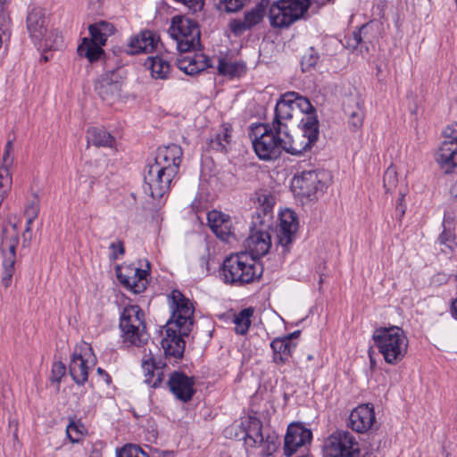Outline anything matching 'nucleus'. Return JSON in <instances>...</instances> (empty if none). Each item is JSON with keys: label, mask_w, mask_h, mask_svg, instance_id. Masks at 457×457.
Listing matches in <instances>:
<instances>
[{"label": "nucleus", "mask_w": 457, "mask_h": 457, "mask_svg": "<svg viewBox=\"0 0 457 457\" xmlns=\"http://www.w3.org/2000/svg\"><path fill=\"white\" fill-rule=\"evenodd\" d=\"M65 374L66 366L62 361L54 362L52 367V381L59 384Z\"/></svg>", "instance_id": "3c124183"}, {"label": "nucleus", "mask_w": 457, "mask_h": 457, "mask_svg": "<svg viewBox=\"0 0 457 457\" xmlns=\"http://www.w3.org/2000/svg\"><path fill=\"white\" fill-rule=\"evenodd\" d=\"M438 240L441 244L445 245L448 247H452L451 244L454 241V236L451 231L444 229L440 234Z\"/></svg>", "instance_id": "4d7b16f0"}, {"label": "nucleus", "mask_w": 457, "mask_h": 457, "mask_svg": "<svg viewBox=\"0 0 457 457\" xmlns=\"http://www.w3.org/2000/svg\"><path fill=\"white\" fill-rule=\"evenodd\" d=\"M179 69L186 74L195 75L212 66V60L203 54H194L179 60Z\"/></svg>", "instance_id": "c756f323"}, {"label": "nucleus", "mask_w": 457, "mask_h": 457, "mask_svg": "<svg viewBox=\"0 0 457 457\" xmlns=\"http://www.w3.org/2000/svg\"><path fill=\"white\" fill-rule=\"evenodd\" d=\"M229 28H230V30L232 31V33H234L235 35H240V34L244 33L245 31L249 30V28L247 27L244 19L243 20H239V19L232 20L229 23Z\"/></svg>", "instance_id": "603ef678"}, {"label": "nucleus", "mask_w": 457, "mask_h": 457, "mask_svg": "<svg viewBox=\"0 0 457 457\" xmlns=\"http://www.w3.org/2000/svg\"><path fill=\"white\" fill-rule=\"evenodd\" d=\"M370 26L369 24L362 25L357 31L353 32V37L349 38L348 46L353 49L360 48V52L368 53L370 46L372 45V37L370 35Z\"/></svg>", "instance_id": "473e14b6"}, {"label": "nucleus", "mask_w": 457, "mask_h": 457, "mask_svg": "<svg viewBox=\"0 0 457 457\" xmlns=\"http://www.w3.org/2000/svg\"><path fill=\"white\" fill-rule=\"evenodd\" d=\"M454 139L445 138L435 154L436 162L445 173H451L457 168V136Z\"/></svg>", "instance_id": "aec40b11"}, {"label": "nucleus", "mask_w": 457, "mask_h": 457, "mask_svg": "<svg viewBox=\"0 0 457 457\" xmlns=\"http://www.w3.org/2000/svg\"><path fill=\"white\" fill-rule=\"evenodd\" d=\"M145 65L149 66L155 79H166L170 71V62L162 55L149 56Z\"/></svg>", "instance_id": "f704fd0d"}, {"label": "nucleus", "mask_w": 457, "mask_h": 457, "mask_svg": "<svg viewBox=\"0 0 457 457\" xmlns=\"http://www.w3.org/2000/svg\"><path fill=\"white\" fill-rule=\"evenodd\" d=\"M158 44V39L155 37L154 32L150 30H145L141 33L131 37L126 52L129 54H138L141 53H151L153 52Z\"/></svg>", "instance_id": "cd10ccee"}, {"label": "nucleus", "mask_w": 457, "mask_h": 457, "mask_svg": "<svg viewBox=\"0 0 457 457\" xmlns=\"http://www.w3.org/2000/svg\"><path fill=\"white\" fill-rule=\"evenodd\" d=\"M263 269L254 257L247 253H238L226 257L222 263L225 283L243 286L259 280Z\"/></svg>", "instance_id": "f03ea898"}, {"label": "nucleus", "mask_w": 457, "mask_h": 457, "mask_svg": "<svg viewBox=\"0 0 457 457\" xmlns=\"http://www.w3.org/2000/svg\"><path fill=\"white\" fill-rule=\"evenodd\" d=\"M245 245L254 259L265 255L271 246V239L269 230L250 229V234L245 239Z\"/></svg>", "instance_id": "bb28decb"}, {"label": "nucleus", "mask_w": 457, "mask_h": 457, "mask_svg": "<svg viewBox=\"0 0 457 457\" xmlns=\"http://www.w3.org/2000/svg\"><path fill=\"white\" fill-rule=\"evenodd\" d=\"M9 166L5 165L4 162L0 169V188L4 187L5 184L11 182V178L9 177Z\"/></svg>", "instance_id": "6e6d98bb"}, {"label": "nucleus", "mask_w": 457, "mask_h": 457, "mask_svg": "<svg viewBox=\"0 0 457 457\" xmlns=\"http://www.w3.org/2000/svg\"><path fill=\"white\" fill-rule=\"evenodd\" d=\"M110 248L112 250L111 253V258L112 260H117L119 255H123L125 253L124 244L122 241H118V243H112Z\"/></svg>", "instance_id": "864d4df0"}, {"label": "nucleus", "mask_w": 457, "mask_h": 457, "mask_svg": "<svg viewBox=\"0 0 457 457\" xmlns=\"http://www.w3.org/2000/svg\"><path fill=\"white\" fill-rule=\"evenodd\" d=\"M325 172L314 170H303L299 175H295L292 180V188L294 193L301 198L313 200L318 197L320 193L324 191L326 183L324 178Z\"/></svg>", "instance_id": "f8f14e48"}, {"label": "nucleus", "mask_w": 457, "mask_h": 457, "mask_svg": "<svg viewBox=\"0 0 457 457\" xmlns=\"http://www.w3.org/2000/svg\"><path fill=\"white\" fill-rule=\"evenodd\" d=\"M284 132H278L270 122L259 123L251 129L252 144L257 157L262 161L278 159L283 148Z\"/></svg>", "instance_id": "20e7f679"}, {"label": "nucleus", "mask_w": 457, "mask_h": 457, "mask_svg": "<svg viewBox=\"0 0 457 457\" xmlns=\"http://www.w3.org/2000/svg\"><path fill=\"white\" fill-rule=\"evenodd\" d=\"M294 96V91L287 92L280 96L276 104L274 117L270 124L272 125V128H276L278 132L287 134L288 122L293 119L294 111L295 110L293 100L291 99Z\"/></svg>", "instance_id": "f3484780"}, {"label": "nucleus", "mask_w": 457, "mask_h": 457, "mask_svg": "<svg viewBox=\"0 0 457 457\" xmlns=\"http://www.w3.org/2000/svg\"><path fill=\"white\" fill-rule=\"evenodd\" d=\"M141 366L145 383L153 388L160 387L164 379L162 369L166 364L162 363V361H156L152 354H149L144 356Z\"/></svg>", "instance_id": "b1692460"}, {"label": "nucleus", "mask_w": 457, "mask_h": 457, "mask_svg": "<svg viewBox=\"0 0 457 457\" xmlns=\"http://www.w3.org/2000/svg\"><path fill=\"white\" fill-rule=\"evenodd\" d=\"M96 372L98 376L106 383V385H110L112 382V378L110 375L102 368H97Z\"/></svg>", "instance_id": "052dcab7"}, {"label": "nucleus", "mask_w": 457, "mask_h": 457, "mask_svg": "<svg viewBox=\"0 0 457 457\" xmlns=\"http://www.w3.org/2000/svg\"><path fill=\"white\" fill-rule=\"evenodd\" d=\"M91 346L83 342L77 345L71 356L69 372L73 381L83 386L88 379V371L95 365V361L90 360L93 357Z\"/></svg>", "instance_id": "ddd939ff"}, {"label": "nucleus", "mask_w": 457, "mask_h": 457, "mask_svg": "<svg viewBox=\"0 0 457 457\" xmlns=\"http://www.w3.org/2000/svg\"><path fill=\"white\" fill-rule=\"evenodd\" d=\"M195 378L189 377L182 371H173L170 374L166 386L176 399L187 403L192 400L196 390Z\"/></svg>", "instance_id": "dca6fc26"}, {"label": "nucleus", "mask_w": 457, "mask_h": 457, "mask_svg": "<svg viewBox=\"0 0 457 457\" xmlns=\"http://www.w3.org/2000/svg\"><path fill=\"white\" fill-rule=\"evenodd\" d=\"M6 191L5 190H0V204L2 205V203L4 199L5 198Z\"/></svg>", "instance_id": "69168bd1"}, {"label": "nucleus", "mask_w": 457, "mask_h": 457, "mask_svg": "<svg viewBox=\"0 0 457 457\" xmlns=\"http://www.w3.org/2000/svg\"><path fill=\"white\" fill-rule=\"evenodd\" d=\"M253 200L258 204L256 211L252 216L249 229L270 230L273 227L272 209L275 199L270 193L266 191L255 192Z\"/></svg>", "instance_id": "4468645a"}, {"label": "nucleus", "mask_w": 457, "mask_h": 457, "mask_svg": "<svg viewBox=\"0 0 457 457\" xmlns=\"http://www.w3.org/2000/svg\"><path fill=\"white\" fill-rule=\"evenodd\" d=\"M345 112L348 114V124L353 130H357L362 127L364 120L363 102L359 97L349 99L345 107Z\"/></svg>", "instance_id": "2f4dec72"}, {"label": "nucleus", "mask_w": 457, "mask_h": 457, "mask_svg": "<svg viewBox=\"0 0 457 457\" xmlns=\"http://www.w3.org/2000/svg\"><path fill=\"white\" fill-rule=\"evenodd\" d=\"M336 0H326V2L328 3H331V4H334Z\"/></svg>", "instance_id": "338daca9"}, {"label": "nucleus", "mask_w": 457, "mask_h": 457, "mask_svg": "<svg viewBox=\"0 0 457 457\" xmlns=\"http://www.w3.org/2000/svg\"><path fill=\"white\" fill-rule=\"evenodd\" d=\"M299 131L290 134L288 128L287 134H282L284 151L292 155H301L310 151L318 141L320 130L317 116L302 118L299 123Z\"/></svg>", "instance_id": "39448f33"}, {"label": "nucleus", "mask_w": 457, "mask_h": 457, "mask_svg": "<svg viewBox=\"0 0 457 457\" xmlns=\"http://www.w3.org/2000/svg\"><path fill=\"white\" fill-rule=\"evenodd\" d=\"M264 13L265 7L262 4H257L251 11L245 13L244 20L249 29L256 26L262 21Z\"/></svg>", "instance_id": "a19ab883"}, {"label": "nucleus", "mask_w": 457, "mask_h": 457, "mask_svg": "<svg viewBox=\"0 0 457 457\" xmlns=\"http://www.w3.org/2000/svg\"><path fill=\"white\" fill-rule=\"evenodd\" d=\"M18 244L19 235L16 224H12L11 229L5 226L3 227L0 250L3 256L2 284L5 288L11 286L15 271L14 265Z\"/></svg>", "instance_id": "9d476101"}, {"label": "nucleus", "mask_w": 457, "mask_h": 457, "mask_svg": "<svg viewBox=\"0 0 457 457\" xmlns=\"http://www.w3.org/2000/svg\"><path fill=\"white\" fill-rule=\"evenodd\" d=\"M248 0H213L215 7L225 12H236L241 10Z\"/></svg>", "instance_id": "79ce46f5"}, {"label": "nucleus", "mask_w": 457, "mask_h": 457, "mask_svg": "<svg viewBox=\"0 0 457 457\" xmlns=\"http://www.w3.org/2000/svg\"><path fill=\"white\" fill-rule=\"evenodd\" d=\"M232 129L229 125H223L221 128L210 138L209 146L217 152H227L228 145L231 142Z\"/></svg>", "instance_id": "72a5a7b5"}, {"label": "nucleus", "mask_w": 457, "mask_h": 457, "mask_svg": "<svg viewBox=\"0 0 457 457\" xmlns=\"http://www.w3.org/2000/svg\"><path fill=\"white\" fill-rule=\"evenodd\" d=\"M452 313L457 319V298L452 303Z\"/></svg>", "instance_id": "0e129e2a"}, {"label": "nucleus", "mask_w": 457, "mask_h": 457, "mask_svg": "<svg viewBox=\"0 0 457 457\" xmlns=\"http://www.w3.org/2000/svg\"><path fill=\"white\" fill-rule=\"evenodd\" d=\"M171 316L167 321L165 336L161 341L166 359L174 361L181 360L184 354L186 342L184 337H187L192 330L194 306L179 290H172L170 295Z\"/></svg>", "instance_id": "f257e3e1"}, {"label": "nucleus", "mask_w": 457, "mask_h": 457, "mask_svg": "<svg viewBox=\"0 0 457 457\" xmlns=\"http://www.w3.org/2000/svg\"><path fill=\"white\" fill-rule=\"evenodd\" d=\"M87 142L96 146L112 147L115 138L103 128H91L87 132Z\"/></svg>", "instance_id": "4c0bfd02"}, {"label": "nucleus", "mask_w": 457, "mask_h": 457, "mask_svg": "<svg viewBox=\"0 0 457 457\" xmlns=\"http://www.w3.org/2000/svg\"><path fill=\"white\" fill-rule=\"evenodd\" d=\"M148 271L140 268L129 267L125 272H118L117 278L120 283L134 294L144 292L148 285Z\"/></svg>", "instance_id": "4be33fe9"}, {"label": "nucleus", "mask_w": 457, "mask_h": 457, "mask_svg": "<svg viewBox=\"0 0 457 457\" xmlns=\"http://www.w3.org/2000/svg\"><path fill=\"white\" fill-rule=\"evenodd\" d=\"M145 313L138 305L126 306L120 318V328L124 342L139 346L145 343L148 335L145 331Z\"/></svg>", "instance_id": "0eeeda50"}, {"label": "nucleus", "mask_w": 457, "mask_h": 457, "mask_svg": "<svg viewBox=\"0 0 457 457\" xmlns=\"http://www.w3.org/2000/svg\"><path fill=\"white\" fill-rule=\"evenodd\" d=\"M291 99L293 100L295 108L300 110L301 112L305 113V117L311 115L316 116L314 114L315 108L312 106L308 98L302 96L298 93L295 92V96Z\"/></svg>", "instance_id": "c03bdc74"}, {"label": "nucleus", "mask_w": 457, "mask_h": 457, "mask_svg": "<svg viewBox=\"0 0 457 457\" xmlns=\"http://www.w3.org/2000/svg\"><path fill=\"white\" fill-rule=\"evenodd\" d=\"M312 432L301 423L288 425L284 437V454L287 457L294 455L299 448L311 445Z\"/></svg>", "instance_id": "2eb2a0df"}, {"label": "nucleus", "mask_w": 457, "mask_h": 457, "mask_svg": "<svg viewBox=\"0 0 457 457\" xmlns=\"http://www.w3.org/2000/svg\"><path fill=\"white\" fill-rule=\"evenodd\" d=\"M102 46L99 43L84 37L77 51L79 55L86 57L90 62H94L99 60L104 53Z\"/></svg>", "instance_id": "e433bc0d"}, {"label": "nucleus", "mask_w": 457, "mask_h": 457, "mask_svg": "<svg viewBox=\"0 0 457 457\" xmlns=\"http://www.w3.org/2000/svg\"><path fill=\"white\" fill-rule=\"evenodd\" d=\"M241 428L245 432L244 440L246 445L256 447L263 442L262 423L258 418L247 417L241 422Z\"/></svg>", "instance_id": "c85d7f7f"}, {"label": "nucleus", "mask_w": 457, "mask_h": 457, "mask_svg": "<svg viewBox=\"0 0 457 457\" xmlns=\"http://www.w3.org/2000/svg\"><path fill=\"white\" fill-rule=\"evenodd\" d=\"M297 228L298 221L295 213L290 210L283 212L277 233L278 243L283 247V253L288 252V246L293 242Z\"/></svg>", "instance_id": "412c9836"}, {"label": "nucleus", "mask_w": 457, "mask_h": 457, "mask_svg": "<svg viewBox=\"0 0 457 457\" xmlns=\"http://www.w3.org/2000/svg\"><path fill=\"white\" fill-rule=\"evenodd\" d=\"M300 333H301L300 330H295V331H294V332H292V333L283 337L282 338L284 340H287L288 343H293L292 340L294 338H297L299 337Z\"/></svg>", "instance_id": "e2e57ef3"}, {"label": "nucleus", "mask_w": 457, "mask_h": 457, "mask_svg": "<svg viewBox=\"0 0 457 457\" xmlns=\"http://www.w3.org/2000/svg\"><path fill=\"white\" fill-rule=\"evenodd\" d=\"M372 339L375 346L388 364H397L407 353L408 339L399 327L378 328L372 334Z\"/></svg>", "instance_id": "7ed1b4c3"}, {"label": "nucleus", "mask_w": 457, "mask_h": 457, "mask_svg": "<svg viewBox=\"0 0 457 457\" xmlns=\"http://www.w3.org/2000/svg\"><path fill=\"white\" fill-rule=\"evenodd\" d=\"M207 222L211 230L222 241H228L232 236V222L230 217L217 210L207 213Z\"/></svg>", "instance_id": "a878e982"}, {"label": "nucleus", "mask_w": 457, "mask_h": 457, "mask_svg": "<svg viewBox=\"0 0 457 457\" xmlns=\"http://www.w3.org/2000/svg\"><path fill=\"white\" fill-rule=\"evenodd\" d=\"M117 457H148L140 446L128 445L117 452Z\"/></svg>", "instance_id": "de8ad7c7"}, {"label": "nucleus", "mask_w": 457, "mask_h": 457, "mask_svg": "<svg viewBox=\"0 0 457 457\" xmlns=\"http://www.w3.org/2000/svg\"><path fill=\"white\" fill-rule=\"evenodd\" d=\"M375 421L374 407L371 403H366L357 406L351 411L348 426L358 433H365L372 428Z\"/></svg>", "instance_id": "6ab92c4d"}, {"label": "nucleus", "mask_w": 457, "mask_h": 457, "mask_svg": "<svg viewBox=\"0 0 457 457\" xmlns=\"http://www.w3.org/2000/svg\"><path fill=\"white\" fill-rule=\"evenodd\" d=\"M403 198H404V195L403 194H400V197L399 199L397 200V204H396V206H395V215L397 217L398 220H401L404 213H405V205L403 204Z\"/></svg>", "instance_id": "13d9d810"}, {"label": "nucleus", "mask_w": 457, "mask_h": 457, "mask_svg": "<svg viewBox=\"0 0 457 457\" xmlns=\"http://www.w3.org/2000/svg\"><path fill=\"white\" fill-rule=\"evenodd\" d=\"M324 457H377L373 453L361 454L358 442L349 431L337 430L324 442Z\"/></svg>", "instance_id": "6e6552de"}, {"label": "nucleus", "mask_w": 457, "mask_h": 457, "mask_svg": "<svg viewBox=\"0 0 457 457\" xmlns=\"http://www.w3.org/2000/svg\"><path fill=\"white\" fill-rule=\"evenodd\" d=\"M398 183L397 172L395 168L390 166L386 169L383 177L384 188L386 192L392 191L396 187Z\"/></svg>", "instance_id": "49530a36"}, {"label": "nucleus", "mask_w": 457, "mask_h": 457, "mask_svg": "<svg viewBox=\"0 0 457 457\" xmlns=\"http://www.w3.org/2000/svg\"><path fill=\"white\" fill-rule=\"evenodd\" d=\"M262 446L263 455L270 456L275 453L280 445L279 436L275 433H269L265 437L263 436V442L258 446Z\"/></svg>", "instance_id": "37998d69"}, {"label": "nucleus", "mask_w": 457, "mask_h": 457, "mask_svg": "<svg viewBox=\"0 0 457 457\" xmlns=\"http://www.w3.org/2000/svg\"><path fill=\"white\" fill-rule=\"evenodd\" d=\"M26 26L30 37L35 42L42 41L46 36L47 26L45 12L41 8H32L29 11Z\"/></svg>", "instance_id": "393cba45"}, {"label": "nucleus", "mask_w": 457, "mask_h": 457, "mask_svg": "<svg viewBox=\"0 0 457 457\" xmlns=\"http://www.w3.org/2000/svg\"><path fill=\"white\" fill-rule=\"evenodd\" d=\"M171 169L164 170L149 163L144 176V191L154 199H161L170 188L171 182L178 173Z\"/></svg>", "instance_id": "9b49d317"}, {"label": "nucleus", "mask_w": 457, "mask_h": 457, "mask_svg": "<svg viewBox=\"0 0 457 457\" xmlns=\"http://www.w3.org/2000/svg\"><path fill=\"white\" fill-rule=\"evenodd\" d=\"M84 427L82 424H77L75 421H71L66 428L67 436L72 443H78L82 436Z\"/></svg>", "instance_id": "09e8293b"}, {"label": "nucleus", "mask_w": 457, "mask_h": 457, "mask_svg": "<svg viewBox=\"0 0 457 457\" xmlns=\"http://www.w3.org/2000/svg\"><path fill=\"white\" fill-rule=\"evenodd\" d=\"M296 344L288 343L282 337H276L270 342V348L273 352V361L277 365L285 364L289 361Z\"/></svg>", "instance_id": "7c9ffc66"}, {"label": "nucleus", "mask_w": 457, "mask_h": 457, "mask_svg": "<svg viewBox=\"0 0 457 457\" xmlns=\"http://www.w3.org/2000/svg\"><path fill=\"white\" fill-rule=\"evenodd\" d=\"M445 138H448L451 141L455 140L454 137H457V122L452 127L447 128L445 131Z\"/></svg>", "instance_id": "bf43d9fd"}, {"label": "nucleus", "mask_w": 457, "mask_h": 457, "mask_svg": "<svg viewBox=\"0 0 457 457\" xmlns=\"http://www.w3.org/2000/svg\"><path fill=\"white\" fill-rule=\"evenodd\" d=\"M182 154L181 147L175 144L160 147L153 163L163 167L164 170L174 168L173 172L179 173Z\"/></svg>", "instance_id": "5701e85b"}, {"label": "nucleus", "mask_w": 457, "mask_h": 457, "mask_svg": "<svg viewBox=\"0 0 457 457\" xmlns=\"http://www.w3.org/2000/svg\"><path fill=\"white\" fill-rule=\"evenodd\" d=\"M12 148H13L12 140L9 139L5 145L4 153V156H3V162L5 165H12V158L11 157V152L12 151Z\"/></svg>", "instance_id": "5fc2aeb1"}, {"label": "nucleus", "mask_w": 457, "mask_h": 457, "mask_svg": "<svg viewBox=\"0 0 457 457\" xmlns=\"http://www.w3.org/2000/svg\"><path fill=\"white\" fill-rule=\"evenodd\" d=\"M88 30L91 36V40L104 46L105 45L108 37L114 33L115 28L112 23L101 21L91 24L88 27Z\"/></svg>", "instance_id": "c9c22d12"}, {"label": "nucleus", "mask_w": 457, "mask_h": 457, "mask_svg": "<svg viewBox=\"0 0 457 457\" xmlns=\"http://www.w3.org/2000/svg\"><path fill=\"white\" fill-rule=\"evenodd\" d=\"M169 34L176 41L180 52H189L201 45V32L198 23L185 15L171 19Z\"/></svg>", "instance_id": "423d86ee"}, {"label": "nucleus", "mask_w": 457, "mask_h": 457, "mask_svg": "<svg viewBox=\"0 0 457 457\" xmlns=\"http://www.w3.org/2000/svg\"><path fill=\"white\" fill-rule=\"evenodd\" d=\"M253 314L252 308H245L239 312L234 317V323L236 325L235 331L238 335H245L247 333L251 325V317Z\"/></svg>", "instance_id": "58836bf2"}, {"label": "nucleus", "mask_w": 457, "mask_h": 457, "mask_svg": "<svg viewBox=\"0 0 457 457\" xmlns=\"http://www.w3.org/2000/svg\"><path fill=\"white\" fill-rule=\"evenodd\" d=\"M39 199L35 194L33 199L26 205L24 215L30 219H37L39 213Z\"/></svg>", "instance_id": "8fccbe9b"}, {"label": "nucleus", "mask_w": 457, "mask_h": 457, "mask_svg": "<svg viewBox=\"0 0 457 457\" xmlns=\"http://www.w3.org/2000/svg\"><path fill=\"white\" fill-rule=\"evenodd\" d=\"M310 0H278L270 8V25L274 28H287L308 11Z\"/></svg>", "instance_id": "1a4fd4ad"}, {"label": "nucleus", "mask_w": 457, "mask_h": 457, "mask_svg": "<svg viewBox=\"0 0 457 457\" xmlns=\"http://www.w3.org/2000/svg\"><path fill=\"white\" fill-rule=\"evenodd\" d=\"M244 65L239 62H228L224 58H219L218 71L220 75L238 76L244 71Z\"/></svg>", "instance_id": "ea45409f"}, {"label": "nucleus", "mask_w": 457, "mask_h": 457, "mask_svg": "<svg viewBox=\"0 0 457 457\" xmlns=\"http://www.w3.org/2000/svg\"><path fill=\"white\" fill-rule=\"evenodd\" d=\"M320 56L317 51L313 47H310L305 54L303 55L301 60V67L303 72L310 71L315 67Z\"/></svg>", "instance_id": "a18cd8bd"}, {"label": "nucleus", "mask_w": 457, "mask_h": 457, "mask_svg": "<svg viewBox=\"0 0 457 457\" xmlns=\"http://www.w3.org/2000/svg\"><path fill=\"white\" fill-rule=\"evenodd\" d=\"M95 89L104 102L112 105L120 97L121 83L116 74L111 71L97 79Z\"/></svg>", "instance_id": "a211bd4d"}, {"label": "nucleus", "mask_w": 457, "mask_h": 457, "mask_svg": "<svg viewBox=\"0 0 457 457\" xmlns=\"http://www.w3.org/2000/svg\"><path fill=\"white\" fill-rule=\"evenodd\" d=\"M27 218V222H26V228H25V230H24V233H23V240L24 242L26 241V235L27 233H30L31 232V225L33 223V221L36 220V219H30L29 217H26Z\"/></svg>", "instance_id": "680f3d73"}]
</instances>
